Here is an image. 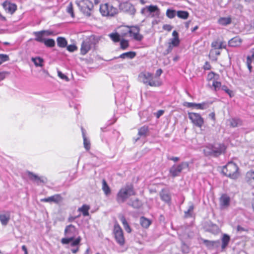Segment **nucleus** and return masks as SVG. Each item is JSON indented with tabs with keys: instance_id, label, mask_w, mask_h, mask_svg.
<instances>
[{
	"instance_id": "nucleus-1",
	"label": "nucleus",
	"mask_w": 254,
	"mask_h": 254,
	"mask_svg": "<svg viewBox=\"0 0 254 254\" xmlns=\"http://www.w3.org/2000/svg\"><path fill=\"white\" fill-rule=\"evenodd\" d=\"M226 146L224 143H215L208 144L203 149V153L206 157H217L226 152Z\"/></svg>"
},
{
	"instance_id": "nucleus-2",
	"label": "nucleus",
	"mask_w": 254,
	"mask_h": 254,
	"mask_svg": "<svg viewBox=\"0 0 254 254\" xmlns=\"http://www.w3.org/2000/svg\"><path fill=\"white\" fill-rule=\"evenodd\" d=\"M222 171L226 176L232 179H237L240 175L238 166L233 162H228L223 168Z\"/></svg>"
},
{
	"instance_id": "nucleus-3",
	"label": "nucleus",
	"mask_w": 254,
	"mask_h": 254,
	"mask_svg": "<svg viewBox=\"0 0 254 254\" xmlns=\"http://www.w3.org/2000/svg\"><path fill=\"white\" fill-rule=\"evenodd\" d=\"M75 3L80 10L85 15L89 16L93 8L92 2L89 0H76Z\"/></svg>"
},
{
	"instance_id": "nucleus-4",
	"label": "nucleus",
	"mask_w": 254,
	"mask_h": 254,
	"mask_svg": "<svg viewBox=\"0 0 254 254\" xmlns=\"http://www.w3.org/2000/svg\"><path fill=\"white\" fill-rule=\"evenodd\" d=\"M134 194L133 188L129 186L122 188L117 194V200L119 203L125 201L130 196Z\"/></svg>"
},
{
	"instance_id": "nucleus-5",
	"label": "nucleus",
	"mask_w": 254,
	"mask_h": 254,
	"mask_svg": "<svg viewBox=\"0 0 254 254\" xmlns=\"http://www.w3.org/2000/svg\"><path fill=\"white\" fill-rule=\"evenodd\" d=\"M64 234L67 238H63L61 242L63 244H67L72 241L76 234L75 227L71 224L67 226L64 230Z\"/></svg>"
},
{
	"instance_id": "nucleus-6",
	"label": "nucleus",
	"mask_w": 254,
	"mask_h": 254,
	"mask_svg": "<svg viewBox=\"0 0 254 254\" xmlns=\"http://www.w3.org/2000/svg\"><path fill=\"white\" fill-rule=\"evenodd\" d=\"M100 11L103 16H114L118 13V9L109 3L100 5Z\"/></svg>"
},
{
	"instance_id": "nucleus-7",
	"label": "nucleus",
	"mask_w": 254,
	"mask_h": 254,
	"mask_svg": "<svg viewBox=\"0 0 254 254\" xmlns=\"http://www.w3.org/2000/svg\"><path fill=\"white\" fill-rule=\"evenodd\" d=\"M123 31L125 32L123 33L122 34L124 36L127 35L129 36L132 37L135 40H141V36L139 34V29L136 26H123Z\"/></svg>"
},
{
	"instance_id": "nucleus-8",
	"label": "nucleus",
	"mask_w": 254,
	"mask_h": 254,
	"mask_svg": "<svg viewBox=\"0 0 254 254\" xmlns=\"http://www.w3.org/2000/svg\"><path fill=\"white\" fill-rule=\"evenodd\" d=\"M113 234L116 242L121 246H123L125 243L124 232L119 224L117 223L114 225Z\"/></svg>"
},
{
	"instance_id": "nucleus-9",
	"label": "nucleus",
	"mask_w": 254,
	"mask_h": 254,
	"mask_svg": "<svg viewBox=\"0 0 254 254\" xmlns=\"http://www.w3.org/2000/svg\"><path fill=\"white\" fill-rule=\"evenodd\" d=\"M189 164L187 162H182L179 164L174 165L169 170V173L173 178L178 176L182 172V170L186 168H188Z\"/></svg>"
},
{
	"instance_id": "nucleus-10",
	"label": "nucleus",
	"mask_w": 254,
	"mask_h": 254,
	"mask_svg": "<svg viewBox=\"0 0 254 254\" xmlns=\"http://www.w3.org/2000/svg\"><path fill=\"white\" fill-rule=\"evenodd\" d=\"M188 117L195 126L201 128L203 126L204 121L199 114L193 112L188 113Z\"/></svg>"
},
{
	"instance_id": "nucleus-11",
	"label": "nucleus",
	"mask_w": 254,
	"mask_h": 254,
	"mask_svg": "<svg viewBox=\"0 0 254 254\" xmlns=\"http://www.w3.org/2000/svg\"><path fill=\"white\" fill-rule=\"evenodd\" d=\"M146 81L144 82L147 83L150 86L157 87L161 85V81L160 78L154 77L153 74L148 73L146 75H144Z\"/></svg>"
},
{
	"instance_id": "nucleus-12",
	"label": "nucleus",
	"mask_w": 254,
	"mask_h": 254,
	"mask_svg": "<svg viewBox=\"0 0 254 254\" xmlns=\"http://www.w3.org/2000/svg\"><path fill=\"white\" fill-rule=\"evenodd\" d=\"M26 173L29 179L32 181H34L37 185L41 183L46 184L47 182V179L45 177H39L30 171H27Z\"/></svg>"
},
{
	"instance_id": "nucleus-13",
	"label": "nucleus",
	"mask_w": 254,
	"mask_h": 254,
	"mask_svg": "<svg viewBox=\"0 0 254 254\" xmlns=\"http://www.w3.org/2000/svg\"><path fill=\"white\" fill-rule=\"evenodd\" d=\"M231 202L230 197L226 193H223L219 198V204L221 209L228 208Z\"/></svg>"
},
{
	"instance_id": "nucleus-14",
	"label": "nucleus",
	"mask_w": 254,
	"mask_h": 254,
	"mask_svg": "<svg viewBox=\"0 0 254 254\" xmlns=\"http://www.w3.org/2000/svg\"><path fill=\"white\" fill-rule=\"evenodd\" d=\"M10 219V212L9 211H4L0 213V222L1 224L3 226H6Z\"/></svg>"
},
{
	"instance_id": "nucleus-15",
	"label": "nucleus",
	"mask_w": 254,
	"mask_h": 254,
	"mask_svg": "<svg viewBox=\"0 0 254 254\" xmlns=\"http://www.w3.org/2000/svg\"><path fill=\"white\" fill-rule=\"evenodd\" d=\"M2 6L6 12L11 14L14 13L17 9V5L15 4L7 1L4 2L2 3Z\"/></svg>"
},
{
	"instance_id": "nucleus-16",
	"label": "nucleus",
	"mask_w": 254,
	"mask_h": 254,
	"mask_svg": "<svg viewBox=\"0 0 254 254\" xmlns=\"http://www.w3.org/2000/svg\"><path fill=\"white\" fill-rule=\"evenodd\" d=\"M91 44L90 39H87L83 41L80 49L81 54L85 55L91 49Z\"/></svg>"
},
{
	"instance_id": "nucleus-17",
	"label": "nucleus",
	"mask_w": 254,
	"mask_h": 254,
	"mask_svg": "<svg viewBox=\"0 0 254 254\" xmlns=\"http://www.w3.org/2000/svg\"><path fill=\"white\" fill-rule=\"evenodd\" d=\"M62 200V197L60 194H57L53 196L41 199L42 202H55L58 203Z\"/></svg>"
},
{
	"instance_id": "nucleus-18",
	"label": "nucleus",
	"mask_w": 254,
	"mask_h": 254,
	"mask_svg": "<svg viewBox=\"0 0 254 254\" xmlns=\"http://www.w3.org/2000/svg\"><path fill=\"white\" fill-rule=\"evenodd\" d=\"M250 53L251 55H249L247 57L246 64L250 72H251L253 69L252 64L253 62L254 63V48L251 50Z\"/></svg>"
},
{
	"instance_id": "nucleus-19",
	"label": "nucleus",
	"mask_w": 254,
	"mask_h": 254,
	"mask_svg": "<svg viewBox=\"0 0 254 254\" xmlns=\"http://www.w3.org/2000/svg\"><path fill=\"white\" fill-rule=\"evenodd\" d=\"M211 47L215 50L225 49L226 45L225 42L217 39L213 41L211 43Z\"/></svg>"
},
{
	"instance_id": "nucleus-20",
	"label": "nucleus",
	"mask_w": 254,
	"mask_h": 254,
	"mask_svg": "<svg viewBox=\"0 0 254 254\" xmlns=\"http://www.w3.org/2000/svg\"><path fill=\"white\" fill-rule=\"evenodd\" d=\"M205 103H195L191 102H185L184 103V106L188 107V108H195L196 109H200L203 110L205 108Z\"/></svg>"
},
{
	"instance_id": "nucleus-21",
	"label": "nucleus",
	"mask_w": 254,
	"mask_h": 254,
	"mask_svg": "<svg viewBox=\"0 0 254 254\" xmlns=\"http://www.w3.org/2000/svg\"><path fill=\"white\" fill-rule=\"evenodd\" d=\"M202 243L208 248L213 249L218 247V244L219 243V241H209L205 239H202Z\"/></svg>"
},
{
	"instance_id": "nucleus-22",
	"label": "nucleus",
	"mask_w": 254,
	"mask_h": 254,
	"mask_svg": "<svg viewBox=\"0 0 254 254\" xmlns=\"http://www.w3.org/2000/svg\"><path fill=\"white\" fill-rule=\"evenodd\" d=\"M180 44V40L179 37L173 38L171 39V41L169 43L168 49H167V53L170 52L173 48V47H177Z\"/></svg>"
},
{
	"instance_id": "nucleus-23",
	"label": "nucleus",
	"mask_w": 254,
	"mask_h": 254,
	"mask_svg": "<svg viewBox=\"0 0 254 254\" xmlns=\"http://www.w3.org/2000/svg\"><path fill=\"white\" fill-rule=\"evenodd\" d=\"M136 56V53L134 52H128L123 53L118 57H115V59L121 58L123 59H132Z\"/></svg>"
},
{
	"instance_id": "nucleus-24",
	"label": "nucleus",
	"mask_w": 254,
	"mask_h": 254,
	"mask_svg": "<svg viewBox=\"0 0 254 254\" xmlns=\"http://www.w3.org/2000/svg\"><path fill=\"white\" fill-rule=\"evenodd\" d=\"M160 196L162 200L169 202L171 200V196L169 193L165 190H162L160 192Z\"/></svg>"
},
{
	"instance_id": "nucleus-25",
	"label": "nucleus",
	"mask_w": 254,
	"mask_h": 254,
	"mask_svg": "<svg viewBox=\"0 0 254 254\" xmlns=\"http://www.w3.org/2000/svg\"><path fill=\"white\" fill-rule=\"evenodd\" d=\"M242 40L238 37H235L232 38L228 42L229 46L237 47L241 45Z\"/></svg>"
},
{
	"instance_id": "nucleus-26",
	"label": "nucleus",
	"mask_w": 254,
	"mask_h": 254,
	"mask_svg": "<svg viewBox=\"0 0 254 254\" xmlns=\"http://www.w3.org/2000/svg\"><path fill=\"white\" fill-rule=\"evenodd\" d=\"M232 22V19L231 16L227 17H220L218 20V23L221 25L226 26L230 24Z\"/></svg>"
},
{
	"instance_id": "nucleus-27",
	"label": "nucleus",
	"mask_w": 254,
	"mask_h": 254,
	"mask_svg": "<svg viewBox=\"0 0 254 254\" xmlns=\"http://www.w3.org/2000/svg\"><path fill=\"white\" fill-rule=\"evenodd\" d=\"M120 220H121V222L122 223V224L124 226V228L125 230L127 232V233H130L131 231V229L129 226L127 222V221L125 217L123 215H121L119 217Z\"/></svg>"
},
{
	"instance_id": "nucleus-28",
	"label": "nucleus",
	"mask_w": 254,
	"mask_h": 254,
	"mask_svg": "<svg viewBox=\"0 0 254 254\" xmlns=\"http://www.w3.org/2000/svg\"><path fill=\"white\" fill-rule=\"evenodd\" d=\"M33 35L35 36V40L37 42L43 43L45 39L44 38V35L42 31L34 32Z\"/></svg>"
},
{
	"instance_id": "nucleus-29",
	"label": "nucleus",
	"mask_w": 254,
	"mask_h": 254,
	"mask_svg": "<svg viewBox=\"0 0 254 254\" xmlns=\"http://www.w3.org/2000/svg\"><path fill=\"white\" fill-rule=\"evenodd\" d=\"M230 241V237L227 234H224L222 238V244L221 248L222 250H224L228 245Z\"/></svg>"
},
{
	"instance_id": "nucleus-30",
	"label": "nucleus",
	"mask_w": 254,
	"mask_h": 254,
	"mask_svg": "<svg viewBox=\"0 0 254 254\" xmlns=\"http://www.w3.org/2000/svg\"><path fill=\"white\" fill-rule=\"evenodd\" d=\"M89 209L90 207L89 205L84 204L81 207L78 208V211L81 212L84 216H88L89 215Z\"/></svg>"
},
{
	"instance_id": "nucleus-31",
	"label": "nucleus",
	"mask_w": 254,
	"mask_h": 254,
	"mask_svg": "<svg viewBox=\"0 0 254 254\" xmlns=\"http://www.w3.org/2000/svg\"><path fill=\"white\" fill-rule=\"evenodd\" d=\"M102 189L106 195L108 196L111 193V189L105 180L102 181Z\"/></svg>"
},
{
	"instance_id": "nucleus-32",
	"label": "nucleus",
	"mask_w": 254,
	"mask_h": 254,
	"mask_svg": "<svg viewBox=\"0 0 254 254\" xmlns=\"http://www.w3.org/2000/svg\"><path fill=\"white\" fill-rule=\"evenodd\" d=\"M58 46L61 48H64L67 46V41L66 39L62 37H59L57 39Z\"/></svg>"
},
{
	"instance_id": "nucleus-33",
	"label": "nucleus",
	"mask_w": 254,
	"mask_h": 254,
	"mask_svg": "<svg viewBox=\"0 0 254 254\" xmlns=\"http://www.w3.org/2000/svg\"><path fill=\"white\" fill-rule=\"evenodd\" d=\"M231 127H236L242 125V121L239 119L233 118L230 120Z\"/></svg>"
},
{
	"instance_id": "nucleus-34",
	"label": "nucleus",
	"mask_w": 254,
	"mask_h": 254,
	"mask_svg": "<svg viewBox=\"0 0 254 254\" xmlns=\"http://www.w3.org/2000/svg\"><path fill=\"white\" fill-rule=\"evenodd\" d=\"M82 136L83 138V144L84 147L86 150H89L90 148V141L85 136V133L83 131V129L82 128Z\"/></svg>"
},
{
	"instance_id": "nucleus-35",
	"label": "nucleus",
	"mask_w": 254,
	"mask_h": 254,
	"mask_svg": "<svg viewBox=\"0 0 254 254\" xmlns=\"http://www.w3.org/2000/svg\"><path fill=\"white\" fill-rule=\"evenodd\" d=\"M32 61L33 62L36 66H42L43 65L42 64L43 60L40 57L32 58Z\"/></svg>"
},
{
	"instance_id": "nucleus-36",
	"label": "nucleus",
	"mask_w": 254,
	"mask_h": 254,
	"mask_svg": "<svg viewBox=\"0 0 254 254\" xmlns=\"http://www.w3.org/2000/svg\"><path fill=\"white\" fill-rule=\"evenodd\" d=\"M220 55V52L218 50L212 49L210 50L209 56L214 58V60L217 61V57Z\"/></svg>"
},
{
	"instance_id": "nucleus-37",
	"label": "nucleus",
	"mask_w": 254,
	"mask_h": 254,
	"mask_svg": "<svg viewBox=\"0 0 254 254\" xmlns=\"http://www.w3.org/2000/svg\"><path fill=\"white\" fill-rule=\"evenodd\" d=\"M109 36L114 42H118L120 41V36L117 32L110 33Z\"/></svg>"
},
{
	"instance_id": "nucleus-38",
	"label": "nucleus",
	"mask_w": 254,
	"mask_h": 254,
	"mask_svg": "<svg viewBox=\"0 0 254 254\" xmlns=\"http://www.w3.org/2000/svg\"><path fill=\"white\" fill-rule=\"evenodd\" d=\"M194 209V206L191 204L188 209V210L185 212V217L187 218L191 217L192 215V212Z\"/></svg>"
},
{
	"instance_id": "nucleus-39",
	"label": "nucleus",
	"mask_w": 254,
	"mask_h": 254,
	"mask_svg": "<svg viewBox=\"0 0 254 254\" xmlns=\"http://www.w3.org/2000/svg\"><path fill=\"white\" fill-rule=\"evenodd\" d=\"M43 43L48 47L52 48L55 46V41L53 39H45Z\"/></svg>"
},
{
	"instance_id": "nucleus-40",
	"label": "nucleus",
	"mask_w": 254,
	"mask_h": 254,
	"mask_svg": "<svg viewBox=\"0 0 254 254\" xmlns=\"http://www.w3.org/2000/svg\"><path fill=\"white\" fill-rule=\"evenodd\" d=\"M189 13L186 11L180 10L177 12V16L181 18L186 19L189 17Z\"/></svg>"
},
{
	"instance_id": "nucleus-41",
	"label": "nucleus",
	"mask_w": 254,
	"mask_h": 254,
	"mask_svg": "<svg viewBox=\"0 0 254 254\" xmlns=\"http://www.w3.org/2000/svg\"><path fill=\"white\" fill-rule=\"evenodd\" d=\"M130 205L135 208H138L142 206V202L136 198L131 201Z\"/></svg>"
},
{
	"instance_id": "nucleus-42",
	"label": "nucleus",
	"mask_w": 254,
	"mask_h": 254,
	"mask_svg": "<svg viewBox=\"0 0 254 254\" xmlns=\"http://www.w3.org/2000/svg\"><path fill=\"white\" fill-rule=\"evenodd\" d=\"M166 15L169 18H173L176 16V11L173 9H168L166 11Z\"/></svg>"
},
{
	"instance_id": "nucleus-43",
	"label": "nucleus",
	"mask_w": 254,
	"mask_h": 254,
	"mask_svg": "<svg viewBox=\"0 0 254 254\" xmlns=\"http://www.w3.org/2000/svg\"><path fill=\"white\" fill-rule=\"evenodd\" d=\"M121 48L123 50L126 49L128 47V42L127 40L122 39L120 41Z\"/></svg>"
},
{
	"instance_id": "nucleus-44",
	"label": "nucleus",
	"mask_w": 254,
	"mask_h": 254,
	"mask_svg": "<svg viewBox=\"0 0 254 254\" xmlns=\"http://www.w3.org/2000/svg\"><path fill=\"white\" fill-rule=\"evenodd\" d=\"M67 12L72 17H74L73 10L72 7V4L71 3H70L69 5L67 6L66 8Z\"/></svg>"
},
{
	"instance_id": "nucleus-45",
	"label": "nucleus",
	"mask_w": 254,
	"mask_h": 254,
	"mask_svg": "<svg viewBox=\"0 0 254 254\" xmlns=\"http://www.w3.org/2000/svg\"><path fill=\"white\" fill-rule=\"evenodd\" d=\"M146 8L147 9L148 11L150 12H154L156 11H158L159 9L157 5H150L149 6H147Z\"/></svg>"
},
{
	"instance_id": "nucleus-46",
	"label": "nucleus",
	"mask_w": 254,
	"mask_h": 254,
	"mask_svg": "<svg viewBox=\"0 0 254 254\" xmlns=\"http://www.w3.org/2000/svg\"><path fill=\"white\" fill-rule=\"evenodd\" d=\"M222 89L229 95L230 97H232L234 96L233 91L229 89L226 86H223Z\"/></svg>"
},
{
	"instance_id": "nucleus-47",
	"label": "nucleus",
	"mask_w": 254,
	"mask_h": 254,
	"mask_svg": "<svg viewBox=\"0 0 254 254\" xmlns=\"http://www.w3.org/2000/svg\"><path fill=\"white\" fill-rule=\"evenodd\" d=\"M212 85L214 87L215 90L217 91L221 88V83L220 82L217 81H214L213 82Z\"/></svg>"
},
{
	"instance_id": "nucleus-48",
	"label": "nucleus",
	"mask_w": 254,
	"mask_h": 254,
	"mask_svg": "<svg viewBox=\"0 0 254 254\" xmlns=\"http://www.w3.org/2000/svg\"><path fill=\"white\" fill-rule=\"evenodd\" d=\"M215 75L216 74L213 71L209 72L207 76V80L208 81L212 80L214 78Z\"/></svg>"
},
{
	"instance_id": "nucleus-49",
	"label": "nucleus",
	"mask_w": 254,
	"mask_h": 254,
	"mask_svg": "<svg viewBox=\"0 0 254 254\" xmlns=\"http://www.w3.org/2000/svg\"><path fill=\"white\" fill-rule=\"evenodd\" d=\"M77 47L74 44L70 45L67 46V50L70 52H74L75 51L77 50Z\"/></svg>"
},
{
	"instance_id": "nucleus-50",
	"label": "nucleus",
	"mask_w": 254,
	"mask_h": 254,
	"mask_svg": "<svg viewBox=\"0 0 254 254\" xmlns=\"http://www.w3.org/2000/svg\"><path fill=\"white\" fill-rule=\"evenodd\" d=\"M0 62H4L9 60V57L8 55L5 54H0Z\"/></svg>"
},
{
	"instance_id": "nucleus-51",
	"label": "nucleus",
	"mask_w": 254,
	"mask_h": 254,
	"mask_svg": "<svg viewBox=\"0 0 254 254\" xmlns=\"http://www.w3.org/2000/svg\"><path fill=\"white\" fill-rule=\"evenodd\" d=\"M151 223L152 222L150 220L144 217V227L146 228H148Z\"/></svg>"
},
{
	"instance_id": "nucleus-52",
	"label": "nucleus",
	"mask_w": 254,
	"mask_h": 254,
	"mask_svg": "<svg viewBox=\"0 0 254 254\" xmlns=\"http://www.w3.org/2000/svg\"><path fill=\"white\" fill-rule=\"evenodd\" d=\"M58 75L61 79L65 80L66 81L68 80V77L60 70L58 71Z\"/></svg>"
},
{
	"instance_id": "nucleus-53",
	"label": "nucleus",
	"mask_w": 254,
	"mask_h": 254,
	"mask_svg": "<svg viewBox=\"0 0 254 254\" xmlns=\"http://www.w3.org/2000/svg\"><path fill=\"white\" fill-rule=\"evenodd\" d=\"M211 65L208 62H206L203 66V69L204 70H210L211 69Z\"/></svg>"
},
{
	"instance_id": "nucleus-54",
	"label": "nucleus",
	"mask_w": 254,
	"mask_h": 254,
	"mask_svg": "<svg viewBox=\"0 0 254 254\" xmlns=\"http://www.w3.org/2000/svg\"><path fill=\"white\" fill-rule=\"evenodd\" d=\"M80 241V239L79 238H77L75 240H72L71 241V246L72 247L77 246L78 245Z\"/></svg>"
},
{
	"instance_id": "nucleus-55",
	"label": "nucleus",
	"mask_w": 254,
	"mask_h": 254,
	"mask_svg": "<svg viewBox=\"0 0 254 254\" xmlns=\"http://www.w3.org/2000/svg\"><path fill=\"white\" fill-rule=\"evenodd\" d=\"M247 177L249 180H254V171H249L247 174Z\"/></svg>"
},
{
	"instance_id": "nucleus-56",
	"label": "nucleus",
	"mask_w": 254,
	"mask_h": 254,
	"mask_svg": "<svg viewBox=\"0 0 254 254\" xmlns=\"http://www.w3.org/2000/svg\"><path fill=\"white\" fill-rule=\"evenodd\" d=\"M164 111L163 110H158L156 113H154V115L157 119H159L163 114Z\"/></svg>"
},
{
	"instance_id": "nucleus-57",
	"label": "nucleus",
	"mask_w": 254,
	"mask_h": 254,
	"mask_svg": "<svg viewBox=\"0 0 254 254\" xmlns=\"http://www.w3.org/2000/svg\"><path fill=\"white\" fill-rule=\"evenodd\" d=\"M163 29L167 31H170L172 29V26L169 24H165L163 26Z\"/></svg>"
},
{
	"instance_id": "nucleus-58",
	"label": "nucleus",
	"mask_w": 254,
	"mask_h": 254,
	"mask_svg": "<svg viewBox=\"0 0 254 254\" xmlns=\"http://www.w3.org/2000/svg\"><path fill=\"white\" fill-rule=\"evenodd\" d=\"M8 74V72L6 71L0 72V81L3 80L6 77V75Z\"/></svg>"
},
{
	"instance_id": "nucleus-59",
	"label": "nucleus",
	"mask_w": 254,
	"mask_h": 254,
	"mask_svg": "<svg viewBox=\"0 0 254 254\" xmlns=\"http://www.w3.org/2000/svg\"><path fill=\"white\" fill-rule=\"evenodd\" d=\"M162 70L161 68L158 69L155 73V76H154V77H157L158 78H160V76L162 73Z\"/></svg>"
},
{
	"instance_id": "nucleus-60",
	"label": "nucleus",
	"mask_w": 254,
	"mask_h": 254,
	"mask_svg": "<svg viewBox=\"0 0 254 254\" xmlns=\"http://www.w3.org/2000/svg\"><path fill=\"white\" fill-rule=\"evenodd\" d=\"M42 32L44 34V36H50L53 34V32L49 30H42Z\"/></svg>"
},
{
	"instance_id": "nucleus-61",
	"label": "nucleus",
	"mask_w": 254,
	"mask_h": 254,
	"mask_svg": "<svg viewBox=\"0 0 254 254\" xmlns=\"http://www.w3.org/2000/svg\"><path fill=\"white\" fill-rule=\"evenodd\" d=\"M237 232H243L246 231V230L240 225H238L237 227Z\"/></svg>"
},
{
	"instance_id": "nucleus-62",
	"label": "nucleus",
	"mask_w": 254,
	"mask_h": 254,
	"mask_svg": "<svg viewBox=\"0 0 254 254\" xmlns=\"http://www.w3.org/2000/svg\"><path fill=\"white\" fill-rule=\"evenodd\" d=\"M209 116L213 121H215V114L214 112L210 113Z\"/></svg>"
},
{
	"instance_id": "nucleus-63",
	"label": "nucleus",
	"mask_w": 254,
	"mask_h": 254,
	"mask_svg": "<svg viewBox=\"0 0 254 254\" xmlns=\"http://www.w3.org/2000/svg\"><path fill=\"white\" fill-rule=\"evenodd\" d=\"M168 159L172 160L175 162H177L179 160V158L178 157H172L170 158H168Z\"/></svg>"
},
{
	"instance_id": "nucleus-64",
	"label": "nucleus",
	"mask_w": 254,
	"mask_h": 254,
	"mask_svg": "<svg viewBox=\"0 0 254 254\" xmlns=\"http://www.w3.org/2000/svg\"><path fill=\"white\" fill-rule=\"evenodd\" d=\"M84 254H92L91 251L89 248L87 249Z\"/></svg>"
}]
</instances>
